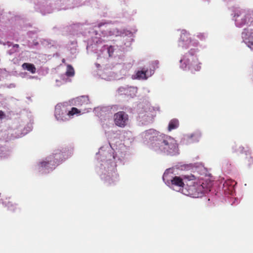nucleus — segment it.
Instances as JSON below:
<instances>
[{
  "label": "nucleus",
  "mask_w": 253,
  "mask_h": 253,
  "mask_svg": "<svg viewBox=\"0 0 253 253\" xmlns=\"http://www.w3.org/2000/svg\"><path fill=\"white\" fill-rule=\"evenodd\" d=\"M152 148L157 153L169 155L175 151L177 145L173 138L161 134L154 137Z\"/></svg>",
  "instance_id": "1"
},
{
  "label": "nucleus",
  "mask_w": 253,
  "mask_h": 253,
  "mask_svg": "<svg viewBox=\"0 0 253 253\" xmlns=\"http://www.w3.org/2000/svg\"><path fill=\"white\" fill-rule=\"evenodd\" d=\"M211 185L205 183L200 180H189L185 188L187 195L193 198H198L202 196L205 193L211 191Z\"/></svg>",
  "instance_id": "2"
},
{
  "label": "nucleus",
  "mask_w": 253,
  "mask_h": 253,
  "mask_svg": "<svg viewBox=\"0 0 253 253\" xmlns=\"http://www.w3.org/2000/svg\"><path fill=\"white\" fill-rule=\"evenodd\" d=\"M60 154H55L47 157L45 160L40 163V167L42 169H52L59 163L58 158H60Z\"/></svg>",
  "instance_id": "3"
},
{
  "label": "nucleus",
  "mask_w": 253,
  "mask_h": 253,
  "mask_svg": "<svg viewBox=\"0 0 253 253\" xmlns=\"http://www.w3.org/2000/svg\"><path fill=\"white\" fill-rule=\"evenodd\" d=\"M128 121V115L124 111H120L114 115L115 124L120 127H125Z\"/></svg>",
  "instance_id": "4"
},
{
  "label": "nucleus",
  "mask_w": 253,
  "mask_h": 253,
  "mask_svg": "<svg viewBox=\"0 0 253 253\" xmlns=\"http://www.w3.org/2000/svg\"><path fill=\"white\" fill-rule=\"evenodd\" d=\"M66 110L61 105H57L55 108V117L57 120L64 121L66 120Z\"/></svg>",
  "instance_id": "5"
},
{
  "label": "nucleus",
  "mask_w": 253,
  "mask_h": 253,
  "mask_svg": "<svg viewBox=\"0 0 253 253\" xmlns=\"http://www.w3.org/2000/svg\"><path fill=\"white\" fill-rule=\"evenodd\" d=\"M190 42L189 34L186 32L182 33L180 35L179 45L182 47H187Z\"/></svg>",
  "instance_id": "6"
},
{
  "label": "nucleus",
  "mask_w": 253,
  "mask_h": 253,
  "mask_svg": "<svg viewBox=\"0 0 253 253\" xmlns=\"http://www.w3.org/2000/svg\"><path fill=\"white\" fill-rule=\"evenodd\" d=\"M189 69L191 74H195V72L199 71L201 69V66L198 60L194 61L193 63H191L189 64Z\"/></svg>",
  "instance_id": "7"
},
{
  "label": "nucleus",
  "mask_w": 253,
  "mask_h": 253,
  "mask_svg": "<svg viewBox=\"0 0 253 253\" xmlns=\"http://www.w3.org/2000/svg\"><path fill=\"white\" fill-rule=\"evenodd\" d=\"M3 203L7 207V208L11 211H14L16 209V204L13 203L12 201H10V198L6 199V200L3 202Z\"/></svg>",
  "instance_id": "8"
},
{
  "label": "nucleus",
  "mask_w": 253,
  "mask_h": 253,
  "mask_svg": "<svg viewBox=\"0 0 253 253\" xmlns=\"http://www.w3.org/2000/svg\"><path fill=\"white\" fill-rule=\"evenodd\" d=\"M171 182L172 185H174L179 187H183L184 185L182 179L177 176L173 177V178L171 180Z\"/></svg>",
  "instance_id": "9"
},
{
  "label": "nucleus",
  "mask_w": 253,
  "mask_h": 253,
  "mask_svg": "<svg viewBox=\"0 0 253 253\" xmlns=\"http://www.w3.org/2000/svg\"><path fill=\"white\" fill-rule=\"evenodd\" d=\"M179 126V122L177 119H172L171 120L168 126V130L169 131H171L172 129L177 128Z\"/></svg>",
  "instance_id": "10"
},
{
  "label": "nucleus",
  "mask_w": 253,
  "mask_h": 253,
  "mask_svg": "<svg viewBox=\"0 0 253 253\" xmlns=\"http://www.w3.org/2000/svg\"><path fill=\"white\" fill-rule=\"evenodd\" d=\"M248 45L251 49L253 50V30L248 37Z\"/></svg>",
  "instance_id": "11"
},
{
  "label": "nucleus",
  "mask_w": 253,
  "mask_h": 253,
  "mask_svg": "<svg viewBox=\"0 0 253 253\" xmlns=\"http://www.w3.org/2000/svg\"><path fill=\"white\" fill-rule=\"evenodd\" d=\"M77 101L78 104L82 105L83 104H87L88 103L89 100L86 97L82 96L81 97L78 98Z\"/></svg>",
  "instance_id": "12"
},
{
  "label": "nucleus",
  "mask_w": 253,
  "mask_h": 253,
  "mask_svg": "<svg viewBox=\"0 0 253 253\" xmlns=\"http://www.w3.org/2000/svg\"><path fill=\"white\" fill-rule=\"evenodd\" d=\"M147 71H138L136 74L137 78L139 79H146L147 78Z\"/></svg>",
  "instance_id": "13"
},
{
  "label": "nucleus",
  "mask_w": 253,
  "mask_h": 253,
  "mask_svg": "<svg viewBox=\"0 0 253 253\" xmlns=\"http://www.w3.org/2000/svg\"><path fill=\"white\" fill-rule=\"evenodd\" d=\"M81 113V111L80 110H79V109H78L77 108H75V107H73L72 108L71 110L70 111H69L68 113H67V115L71 117V116H73V115H75V114H80Z\"/></svg>",
  "instance_id": "14"
},
{
  "label": "nucleus",
  "mask_w": 253,
  "mask_h": 253,
  "mask_svg": "<svg viewBox=\"0 0 253 253\" xmlns=\"http://www.w3.org/2000/svg\"><path fill=\"white\" fill-rule=\"evenodd\" d=\"M74 75V70L71 65H68L67 67V71L66 72V75L68 77L73 76Z\"/></svg>",
  "instance_id": "15"
},
{
  "label": "nucleus",
  "mask_w": 253,
  "mask_h": 253,
  "mask_svg": "<svg viewBox=\"0 0 253 253\" xmlns=\"http://www.w3.org/2000/svg\"><path fill=\"white\" fill-rule=\"evenodd\" d=\"M22 68L24 70H27L29 71L32 72V64L27 63H24L22 65Z\"/></svg>",
  "instance_id": "16"
},
{
  "label": "nucleus",
  "mask_w": 253,
  "mask_h": 253,
  "mask_svg": "<svg viewBox=\"0 0 253 253\" xmlns=\"http://www.w3.org/2000/svg\"><path fill=\"white\" fill-rule=\"evenodd\" d=\"M237 151L241 153H243L246 152V151L245 150V148L243 146H239L237 149Z\"/></svg>",
  "instance_id": "17"
},
{
  "label": "nucleus",
  "mask_w": 253,
  "mask_h": 253,
  "mask_svg": "<svg viewBox=\"0 0 253 253\" xmlns=\"http://www.w3.org/2000/svg\"><path fill=\"white\" fill-rule=\"evenodd\" d=\"M5 114L3 111L0 110V119H2L3 117H4Z\"/></svg>",
  "instance_id": "18"
},
{
  "label": "nucleus",
  "mask_w": 253,
  "mask_h": 253,
  "mask_svg": "<svg viewBox=\"0 0 253 253\" xmlns=\"http://www.w3.org/2000/svg\"><path fill=\"white\" fill-rule=\"evenodd\" d=\"M197 36H198V37H199V38H200V39H203V38H204V35L201 34H200L198 35Z\"/></svg>",
  "instance_id": "19"
},
{
  "label": "nucleus",
  "mask_w": 253,
  "mask_h": 253,
  "mask_svg": "<svg viewBox=\"0 0 253 253\" xmlns=\"http://www.w3.org/2000/svg\"><path fill=\"white\" fill-rule=\"evenodd\" d=\"M39 44V43L38 42H35V41H34L33 42V45H37Z\"/></svg>",
  "instance_id": "20"
},
{
  "label": "nucleus",
  "mask_w": 253,
  "mask_h": 253,
  "mask_svg": "<svg viewBox=\"0 0 253 253\" xmlns=\"http://www.w3.org/2000/svg\"><path fill=\"white\" fill-rule=\"evenodd\" d=\"M249 161L250 162L249 164H251L252 163H253V158L252 157H250Z\"/></svg>",
  "instance_id": "21"
},
{
  "label": "nucleus",
  "mask_w": 253,
  "mask_h": 253,
  "mask_svg": "<svg viewBox=\"0 0 253 253\" xmlns=\"http://www.w3.org/2000/svg\"><path fill=\"white\" fill-rule=\"evenodd\" d=\"M36 68L35 67L34 65L33 64V71L32 73L34 74L36 72Z\"/></svg>",
  "instance_id": "22"
},
{
  "label": "nucleus",
  "mask_w": 253,
  "mask_h": 253,
  "mask_svg": "<svg viewBox=\"0 0 253 253\" xmlns=\"http://www.w3.org/2000/svg\"><path fill=\"white\" fill-rule=\"evenodd\" d=\"M19 47V45L17 44H14L13 46V48H18Z\"/></svg>",
  "instance_id": "23"
},
{
  "label": "nucleus",
  "mask_w": 253,
  "mask_h": 253,
  "mask_svg": "<svg viewBox=\"0 0 253 253\" xmlns=\"http://www.w3.org/2000/svg\"><path fill=\"white\" fill-rule=\"evenodd\" d=\"M104 24L102 23H99L98 25V27H100L101 26H102Z\"/></svg>",
  "instance_id": "24"
},
{
  "label": "nucleus",
  "mask_w": 253,
  "mask_h": 253,
  "mask_svg": "<svg viewBox=\"0 0 253 253\" xmlns=\"http://www.w3.org/2000/svg\"><path fill=\"white\" fill-rule=\"evenodd\" d=\"M193 59H194V57H193ZM196 60H197V59L195 58V59H193L192 61L194 62V61H196Z\"/></svg>",
  "instance_id": "25"
},
{
  "label": "nucleus",
  "mask_w": 253,
  "mask_h": 253,
  "mask_svg": "<svg viewBox=\"0 0 253 253\" xmlns=\"http://www.w3.org/2000/svg\"><path fill=\"white\" fill-rule=\"evenodd\" d=\"M245 22H246V21L244 20V21L242 22V24H245Z\"/></svg>",
  "instance_id": "26"
}]
</instances>
